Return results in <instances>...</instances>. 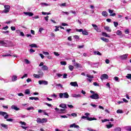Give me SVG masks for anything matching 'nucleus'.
Wrapping results in <instances>:
<instances>
[{"label":"nucleus","instance_id":"nucleus-1","mask_svg":"<svg viewBox=\"0 0 131 131\" xmlns=\"http://www.w3.org/2000/svg\"><path fill=\"white\" fill-rule=\"evenodd\" d=\"M59 96L60 99H62V98H64L65 99H68V98H69V95L67 92H66L64 93H59Z\"/></svg>","mask_w":131,"mask_h":131},{"label":"nucleus","instance_id":"nucleus-2","mask_svg":"<svg viewBox=\"0 0 131 131\" xmlns=\"http://www.w3.org/2000/svg\"><path fill=\"white\" fill-rule=\"evenodd\" d=\"M4 8L5 9L2 11V13L7 14V13H9L10 12V9H11V7L9 5H5L4 6Z\"/></svg>","mask_w":131,"mask_h":131},{"label":"nucleus","instance_id":"nucleus-3","mask_svg":"<svg viewBox=\"0 0 131 131\" xmlns=\"http://www.w3.org/2000/svg\"><path fill=\"white\" fill-rule=\"evenodd\" d=\"M90 98H91V99H92V100H98L100 99V96H99L98 94L95 93L91 95L90 96Z\"/></svg>","mask_w":131,"mask_h":131},{"label":"nucleus","instance_id":"nucleus-4","mask_svg":"<svg viewBox=\"0 0 131 131\" xmlns=\"http://www.w3.org/2000/svg\"><path fill=\"white\" fill-rule=\"evenodd\" d=\"M82 119H85V118L87 120H89V121H92V120H97V119L95 118H90L89 116H83L81 117Z\"/></svg>","mask_w":131,"mask_h":131},{"label":"nucleus","instance_id":"nucleus-5","mask_svg":"<svg viewBox=\"0 0 131 131\" xmlns=\"http://www.w3.org/2000/svg\"><path fill=\"white\" fill-rule=\"evenodd\" d=\"M108 78H109V76H108V75H107L106 74H102L100 77V79H101V80H104L105 79H108Z\"/></svg>","mask_w":131,"mask_h":131},{"label":"nucleus","instance_id":"nucleus-6","mask_svg":"<svg viewBox=\"0 0 131 131\" xmlns=\"http://www.w3.org/2000/svg\"><path fill=\"white\" fill-rule=\"evenodd\" d=\"M0 115H2V116H4L5 119H7L8 117H9V115H7V113L5 112L0 111Z\"/></svg>","mask_w":131,"mask_h":131},{"label":"nucleus","instance_id":"nucleus-7","mask_svg":"<svg viewBox=\"0 0 131 131\" xmlns=\"http://www.w3.org/2000/svg\"><path fill=\"white\" fill-rule=\"evenodd\" d=\"M38 83L39 84H44L45 85H47V84H48V81L45 80H39Z\"/></svg>","mask_w":131,"mask_h":131},{"label":"nucleus","instance_id":"nucleus-8","mask_svg":"<svg viewBox=\"0 0 131 131\" xmlns=\"http://www.w3.org/2000/svg\"><path fill=\"white\" fill-rule=\"evenodd\" d=\"M55 110L58 112V113H59V114H62V113H64V111H65V109H59L58 108H55Z\"/></svg>","mask_w":131,"mask_h":131},{"label":"nucleus","instance_id":"nucleus-9","mask_svg":"<svg viewBox=\"0 0 131 131\" xmlns=\"http://www.w3.org/2000/svg\"><path fill=\"white\" fill-rule=\"evenodd\" d=\"M127 56H128V54H126L120 56V59H121V60H125V59L127 58Z\"/></svg>","mask_w":131,"mask_h":131},{"label":"nucleus","instance_id":"nucleus-10","mask_svg":"<svg viewBox=\"0 0 131 131\" xmlns=\"http://www.w3.org/2000/svg\"><path fill=\"white\" fill-rule=\"evenodd\" d=\"M72 98H81V95L78 94H72Z\"/></svg>","mask_w":131,"mask_h":131},{"label":"nucleus","instance_id":"nucleus-11","mask_svg":"<svg viewBox=\"0 0 131 131\" xmlns=\"http://www.w3.org/2000/svg\"><path fill=\"white\" fill-rule=\"evenodd\" d=\"M11 109L15 110V111H19V110H20V108H19L18 107H17V106L15 105H13L11 106Z\"/></svg>","mask_w":131,"mask_h":131},{"label":"nucleus","instance_id":"nucleus-12","mask_svg":"<svg viewBox=\"0 0 131 131\" xmlns=\"http://www.w3.org/2000/svg\"><path fill=\"white\" fill-rule=\"evenodd\" d=\"M70 127H74L75 128H79V126L76 125L75 123H73L70 126Z\"/></svg>","mask_w":131,"mask_h":131},{"label":"nucleus","instance_id":"nucleus-13","mask_svg":"<svg viewBox=\"0 0 131 131\" xmlns=\"http://www.w3.org/2000/svg\"><path fill=\"white\" fill-rule=\"evenodd\" d=\"M41 70H43V71H47L49 70V68L48 67V66L44 65L42 67Z\"/></svg>","mask_w":131,"mask_h":131},{"label":"nucleus","instance_id":"nucleus-14","mask_svg":"<svg viewBox=\"0 0 131 131\" xmlns=\"http://www.w3.org/2000/svg\"><path fill=\"white\" fill-rule=\"evenodd\" d=\"M0 43L3 46V47H9V45L3 40H0Z\"/></svg>","mask_w":131,"mask_h":131},{"label":"nucleus","instance_id":"nucleus-15","mask_svg":"<svg viewBox=\"0 0 131 131\" xmlns=\"http://www.w3.org/2000/svg\"><path fill=\"white\" fill-rule=\"evenodd\" d=\"M71 85L72 86H78V84H77V82H71L70 83Z\"/></svg>","mask_w":131,"mask_h":131},{"label":"nucleus","instance_id":"nucleus-16","mask_svg":"<svg viewBox=\"0 0 131 131\" xmlns=\"http://www.w3.org/2000/svg\"><path fill=\"white\" fill-rule=\"evenodd\" d=\"M59 107L60 108H63V109H67V105H66V104L61 103L59 105Z\"/></svg>","mask_w":131,"mask_h":131},{"label":"nucleus","instance_id":"nucleus-17","mask_svg":"<svg viewBox=\"0 0 131 131\" xmlns=\"http://www.w3.org/2000/svg\"><path fill=\"white\" fill-rule=\"evenodd\" d=\"M12 81H16L18 79V77L16 75H14L12 77Z\"/></svg>","mask_w":131,"mask_h":131},{"label":"nucleus","instance_id":"nucleus-18","mask_svg":"<svg viewBox=\"0 0 131 131\" xmlns=\"http://www.w3.org/2000/svg\"><path fill=\"white\" fill-rule=\"evenodd\" d=\"M24 14L27 16H30V17L33 16V13L31 12H24Z\"/></svg>","mask_w":131,"mask_h":131},{"label":"nucleus","instance_id":"nucleus-19","mask_svg":"<svg viewBox=\"0 0 131 131\" xmlns=\"http://www.w3.org/2000/svg\"><path fill=\"white\" fill-rule=\"evenodd\" d=\"M73 65L75 67H77V68H80V67H81L80 64H79V63H76L75 62H74Z\"/></svg>","mask_w":131,"mask_h":131},{"label":"nucleus","instance_id":"nucleus-20","mask_svg":"<svg viewBox=\"0 0 131 131\" xmlns=\"http://www.w3.org/2000/svg\"><path fill=\"white\" fill-rule=\"evenodd\" d=\"M94 54L95 55H97L98 56H102V54L101 53H100V52H99V51H94Z\"/></svg>","mask_w":131,"mask_h":131},{"label":"nucleus","instance_id":"nucleus-21","mask_svg":"<svg viewBox=\"0 0 131 131\" xmlns=\"http://www.w3.org/2000/svg\"><path fill=\"white\" fill-rule=\"evenodd\" d=\"M100 39H101V40H103V41H105V42H109V39H108L105 37H101V38H100Z\"/></svg>","mask_w":131,"mask_h":131},{"label":"nucleus","instance_id":"nucleus-22","mask_svg":"<svg viewBox=\"0 0 131 131\" xmlns=\"http://www.w3.org/2000/svg\"><path fill=\"white\" fill-rule=\"evenodd\" d=\"M105 30H106V31H108V32H111V29H110V27L108 26H106L104 27Z\"/></svg>","mask_w":131,"mask_h":131},{"label":"nucleus","instance_id":"nucleus-23","mask_svg":"<svg viewBox=\"0 0 131 131\" xmlns=\"http://www.w3.org/2000/svg\"><path fill=\"white\" fill-rule=\"evenodd\" d=\"M102 35L103 36H104L105 37H110V36L108 35V34L106 32H102Z\"/></svg>","mask_w":131,"mask_h":131},{"label":"nucleus","instance_id":"nucleus-24","mask_svg":"<svg viewBox=\"0 0 131 131\" xmlns=\"http://www.w3.org/2000/svg\"><path fill=\"white\" fill-rule=\"evenodd\" d=\"M124 129L125 130H128V131H131V126H127L124 127Z\"/></svg>","mask_w":131,"mask_h":131},{"label":"nucleus","instance_id":"nucleus-25","mask_svg":"<svg viewBox=\"0 0 131 131\" xmlns=\"http://www.w3.org/2000/svg\"><path fill=\"white\" fill-rule=\"evenodd\" d=\"M37 123H42V119L40 118H38L36 120Z\"/></svg>","mask_w":131,"mask_h":131},{"label":"nucleus","instance_id":"nucleus-26","mask_svg":"<svg viewBox=\"0 0 131 131\" xmlns=\"http://www.w3.org/2000/svg\"><path fill=\"white\" fill-rule=\"evenodd\" d=\"M26 95H30V90L29 89H26L25 91Z\"/></svg>","mask_w":131,"mask_h":131},{"label":"nucleus","instance_id":"nucleus-27","mask_svg":"<svg viewBox=\"0 0 131 131\" xmlns=\"http://www.w3.org/2000/svg\"><path fill=\"white\" fill-rule=\"evenodd\" d=\"M82 33L83 35H89V32L86 30L83 31Z\"/></svg>","mask_w":131,"mask_h":131},{"label":"nucleus","instance_id":"nucleus-28","mask_svg":"<svg viewBox=\"0 0 131 131\" xmlns=\"http://www.w3.org/2000/svg\"><path fill=\"white\" fill-rule=\"evenodd\" d=\"M102 16H104V17H107V16H108V13L106 11H103Z\"/></svg>","mask_w":131,"mask_h":131},{"label":"nucleus","instance_id":"nucleus-29","mask_svg":"<svg viewBox=\"0 0 131 131\" xmlns=\"http://www.w3.org/2000/svg\"><path fill=\"white\" fill-rule=\"evenodd\" d=\"M30 47H31V48H38V47H37V45H36V44H34V43H32V44L30 45Z\"/></svg>","mask_w":131,"mask_h":131},{"label":"nucleus","instance_id":"nucleus-30","mask_svg":"<svg viewBox=\"0 0 131 131\" xmlns=\"http://www.w3.org/2000/svg\"><path fill=\"white\" fill-rule=\"evenodd\" d=\"M109 125H106V126L107 127V128H111V127H112V126H113V124H111V122H110Z\"/></svg>","mask_w":131,"mask_h":131},{"label":"nucleus","instance_id":"nucleus-31","mask_svg":"<svg viewBox=\"0 0 131 131\" xmlns=\"http://www.w3.org/2000/svg\"><path fill=\"white\" fill-rule=\"evenodd\" d=\"M69 69L71 71H73V69H74V67H73V66L70 65L69 66Z\"/></svg>","mask_w":131,"mask_h":131},{"label":"nucleus","instance_id":"nucleus-32","mask_svg":"<svg viewBox=\"0 0 131 131\" xmlns=\"http://www.w3.org/2000/svg\"><path fill=\"white\" fill-rule=\"evenodd\" d=\"M116 34L117 35H121V34H122V33L121 32V31L120 30H118L117 32H116Z\"/></svg>","mask_w":131,"mask_h":131},{"label":"nucleus","instance_id":"nucleus-33","mask_svg":"<svg viewBox=\"0 0 131 131\" xmlns=\"http://www.w3.org/2000/svg\"><path fill=\"white\" fill-rule=\"evenodd\" d=\"M27 110H28V111H30V110H34V107L33 106L29 107L27 108Z\"/></svg>","mask_w":131,"mask_h":131},{"label":"nucleus","instance_id":"nucleus-34","mask_svg":"<svg viewBox=\"0 0 131 131\" xmlns=\"http://www.w3.org/2000/svg\"><path fill=\"white\" fill-rule=\"evenodd\" d=\"M38 74L40 76V77H42V75H43V72L41 71H39L38 72Z\"/></svg>","mask_w":131,"mask_h":131},{"label":"nucleus","instance_id":"nucleus-35","mask_svg":"<svg viewBox=\"0 0 131 131\" xmlns=\"http://www.w3.org/2000/svg\"><path fill=\"white\" fill-rule=\"evenodd\" d=\"M33 76H34V77H35V78H39L40 77H41L40 76L39 74L37 75V74H34L33 75Z\"/></svg>","mask_w":131,"mask_h":131},{"label":"nucleus","instance_id":"nucleus-36","mask_svg":"<svg viewBox=\"0 0 131 131\" xmlns=\"http://www.w3.org/2000/svg\"><path fill=\"white\" fill-rule=\"evenodd\" d=\"M126 77L127 78V79L131 80V74H127V76H126Z\"/></svg>","mask_w":131,"mask_h":131},{"label":"nucleus","instance_id":"nucleus-37","mask_svg":"<svg viewBox=\"0 0 131 131\" xmlns=\"http://www.w3.org/2000/svg\"><path fill=\"white\" fill-rule=\"evenodd\" d=\"M115 131H121V128L118 127L114 129Z\"/></svg>","mask_w":131,"mask_h":131},{"label":"nucleus","instance_id":"nucleus-38","mask_svg":"<svg viewBox=\"0 0 131 131\" xmlns=\"http://www.w3.org/2000/svg\"><path fill=\"white\" fill-rule=\"evenodd\" d=\"M114 79L115 80V81H118V82H119V78H118V77H115Z\"/></svg>","mask_w":131,"mask_h":131},{"label":"nucleus","instance_id":"nucleus-39","mask_svg":"<svg viewBox=\"0 0 131 131\" xmlns=\"http://www.w3.org/2000/svg\"><path fill=\"white\" fill-rule=\"evenodd\" d=\"M60 64H61V65L65 66V65L67 64V63L66 62V61H61V62H60Z\"/></svg>","mask_w":131,"mask_h":131},{"label":"nucleus","instance_id":"nucleus-40","mask_svg":"<svg viewBox=\"0 0 131 131\" xmlns=\"http://www.w3.org/2000/svg\"><path fill=\"white\" fill-rule=\"evenodd\" d=\"M92 25L93 27L94 28L95 30H97V29L98 28V26H97V25L92 24Z\"/></svg>","mask_w":131,"mask_h":131},{"label":"nucleus","instance_id":"nucleus-41","mask_svg":"<svg viewBox=\"0 0 131 131\" xmlns=\"http://www.w3.org/2000/svg\"><path fill=\"white\" fill-rule=\"evenodd\" d=\"M114 25L115 27H117V26H118V22L114 21Z\"/></svg>","mask_w":131,"mask_h":131},{"label":"nucleus","instance_id":"nucleus-42","mask_svg":"<svg viewBox=\"0 0 131 131\" xmlns=\"http://www.w3.org/2000/svg\"><path fill=\"white\" fill-rule=\"evenodd\" d=\"M86 77H88V78H90V79L94 78V76H93L92 75H90L89 74L86 75Z\"/></svg>","mask_w":131,"mask_h":131},{"label":"nucleus","instance_id":"nucleus-43","mask_svg":"<svg viewBox=\"0 0 131 131\" xmlns=\"http://www.w3.org/2000/svg\"><path fill=\"white\" fill-rule=\"evenodd\" d=\"M93 84L95 85V86H100V84H98L97 82H94Z\"/></svg>","mask_w":131,"mask_h":131},{"label":"nucleus","instance_id":"nucleus-44","mask_svg":"<svg viewBox=\"0 0 131 131\" xmlns=\"http://www.w3.org/2000/svg\"><path fill=\"white\" fill-rule=\"evenodd\" d=\"M42 123H43V122H47L48 119L47 118H43L42 119Z\"/></svg>","mask_w":131,"mask_h":131},{"label":"nucleus","instance_id":"nucleus-45","mask_svg":"<svg viewBox=\"0 0 131 131\" xmlns=\"http://www.w3.org/2000/svg\"><path fill=\"white\" fill-rule=\"evenodd\" d=\"M60 27H58V26H55V29L54 30V31H55V32H57V31H59V30H60L59 29V28Z\"/></svg>","mask_w":131,"mask_h":131},{"label":"nucleus","instance_id":"nucleus-46","mask_svg":"<svg viewBox=\"0 0 131 131\" xmlns=\"http://www.w3.org/2000/svg\"><path fill=\"white\" fill-rule=\"evenodd\" d=\"M2 29L3 30H7V29H9V26H6V27H3Z\"/></svg>","mask_w":131,"mask_h":131},{"label":"nucleus","instance_id":"nucleus-47","mask_svg":"<svg viewBox=\"0 0 131 131\" xmlns=\"http://www.w3.org/2000/svg\"><path fill=\"white\" fill-rule=\"evenodd\" d=\"M71 116H73V117H76L77 116V114L76 113H72L71 114Z\"/></svg>","mask_w":131,"mask_h":131},{"label":"nucleus","instance_id":"nucleus-48","mask_svg":"<svg viewBox=\"0 0 131 131\" xmlns=\"http://www.w3.org/2000/svg\"><path fill=\"white\" fill-rule=\"evenodd\" d=\"M28 76V75L27 74H25L24 75L21 77V79H23V78H25V77H27Z\"/></svg>","mask_w":131,"mask_h":131},{"label":"nucleus","instance_id":"nucleus-49","mask_svg":"<svg viewBox=\"0 0 131 131\" xmlns=\"http://www.w3.org/2000/svg\"><path fill=\"white\" fill-rule=\"evenodd\" d=\"M17 95L19 97H23V96H24V94L23 93H18Z\"/></svg>","mask_w":131,"mask_h":131},{"label":"nucleus","instance_id":"nucleus-50","mask_svg":"<svg viewBox=\"0 0 131 131\" xmlns=\"http://www.w3.org/2000/svg\"><path fill=\"white\" fill-rule=\"evenodd\" d=\"M19 123L22 125H26V123H25V122L20 121Z\"/></svg>","mask_w":131,"mask_h":131},{"label":"nucleus","instance_id":"nucleus-51","mask_svg":"<svg viewBox=\"0 0 131 131\" xmlns=\"http://www.w3.org/2000/svg\"><path fill=\"white\" fill-rule=\"evenodd\" d=\"M1 126H2L3 127H4L5 128H7V127H8L7 125L5 124H1Z\"/></svg>","mask_w":131,"mask_h":131},{"label":"nucleus","instance_id":"nucleus-52","mask_svg":"<svg viewBox=\"0 0 131 131\" xmlns=\"http://www.w3.org/2000/svg\"><path fill=\"white\" fill-rule=\"evenodd\" d=\"M97 32H101V31H102V30H101V29H100V28H97L96 29V30H95Z\"/></svg>","mask_w":131,"mask_h":131},{"label":"nucleus","instance_id":"nucleus-53","mask_svg":"<svg viewBox=\"0 0 131 131\" xmlns=\"http://www.w3.org/2000/svg\"><path fill=\"white\" fill-rule=\"evenodd\" d=\"M25 61L26 62V64H30V61H29V60H28V59H25Z\"/></svg>","mask_w":131,"mask_h":131},{"label":"nucleus","instance_id":"nucleus-54","mask_svg":"<svg viewBox=\"0 0 131 131\" xmlns=\"http://www.w3.org/2000/svg\"><path fill=\"white\" fill-rule=\"evenodd\" d=\"M54 55H55V56H60V54H59V53H58V52H54Z\"/></svg>","mask_w":131,"mask_h":131},{"label":"nucleus","instance_id":"nucleus-55","mask_svg":"<svg viewBox=\"0 0 131 131\" xmlns=\"http://www.w3.org/2000/svg\"><path fill=\"white\" fill-rule=\"evenodd\" d=\"M102 122H106V121H110L108 119H104V120H101Z\"/></svg>","mask_w":131,"mask_h":131},{"label":"nucleus","instance_id":"nucleus-56","mask_svg":"<svg viewBox=\"0 0 131 131\" xmlns=\"http://www.w3.org/2000/svg\"><path fill=\"white\" fill-rule=\"evenodd\" d=\"M113 12H114V10H112L111 9H108V13H110V14H113Z\"/></svg>","mask_w":131,"mask_h":131},{"label":"nucleus","instance_id":"nucleus-57","mask_svg":"<svg viewBox=\"0 0 131 131\" xmlns=\"http://www.w3.org/2000/svg\"><path fill=\"white\" fill-rule=\"evenodd\" d=\"M70 13H72V14H74V15L76 14V12H75V11H73V10L70 11Z\"/></svg>","mask_w":131,"mask_h":131},{"label":"nucleus","instance_id":"nucleus-58","mask_svg":"<svg viewBox=\"0 0 131 131\" xmlns=\"http://www.w3.org/2000/svg\"><path fill=\"white\" fill-rule=\"evenodd\" d=\"M60 117H61V118H68L67 117V116H66V115H63V116L61 115Z\"/></svg>","mask_w":131,"mask_h":131},{"label":"nucleus","instance_id":"nucleus-59","mask_svg":"<svg viewBox=\"0 0 131 131\" xmlns=\"http://www.w3.org/2000/svg\"><path fill=\"white\" fill-rule=\"evenodd\" d=\"M7 121H9L10 122H12L13 121V119H7Z\"/></svg>","mask_w":131,"mask_h":131},{"label":"nucleus","instance_id":"nucleus-60","mask_svg":"<svg viewBox=\"0 0 131 131\" xmlns=\"http://www.w3.org/2000/svg\"><path fill=\"white\" fill-rule=\"evenodd\" d=\"M11 29L12 31H14V30H16V28L15 27H11Z\"/></svg>","mask_w":131,"mask_h":131},{"label":"nucleus","instance_id":"nucleus-61","mask_svg":"<svg viewBox=\"0 0 131 131\" xmlns=\"http://www.w3.org/2000/svg\"><path fill=\"white\" fill-rule=\"evenodd\" d=\"M74 38H75V39H78L79 38V37L77 35H74Z\"/></svg>","mask_w":131,"mask_h":131},{"label":"nucleus","instance_id":"nucleus-62","mask_svg":"<svg viewBox=\"0 0 131 131\" xmlns=\"http://www.w3.org/2000/svg\"><path fill=\"white\" fill-rule=\"evenodd\" d=\"M87 129H88V130H90V131H97V130H96L95 129H93L91 128H87Z\"/></svg>","mask_w":131,"mask_h":131},{"label":"nucleus","instance_id":"nucleus-63","mask_svg":"<svg viewBox=\"0 0 131 131\" xmlns=\"http://www.w3.org/2000/svg\"><path fill=\"white\" fill-rule=\"evenodd\" d=\"M51 96L53 97L54 98H57V97H58V96H57V95H55V94L51 95Z\"/></svg>","mask_w":131,"mask_h":131},{"label":"nucleus","instance_id":"nucleus-64","mask_svg":"<svg viewBox=\"0 0 131 131\" xmlns=\"http://www.w3.org/2000/svg\"><path fill=\"white\" fill-rule=\"evenodd\" d=\"M122 111L120 110H118L117 111V113H122Z\"/></svg>","mask_w":131,"mask_h":131}]
</instances>
